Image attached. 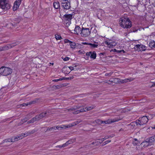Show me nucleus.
<instances>
[{
	"label": "nucleus",
	"mask_w": 155,
	"mask_h": 155,
	"mask_svg": "<svg viewBox=\"0 0 155 155\" xmlns=\"http://www.w3.org/2000/svg\"><path fill=\"white\" fill-rule=\"evenodd\" d=\"M95 107L94 105H92L91 106L86 107L85 108H82L79 109L81 107V106H75L69 109V110L72 111H74L73 112V113L74 114H77L81 112H86L91 110L93 109Z\"/></svg>",
	"instance_id": "obj_1"
},
{
	"label": "nucleus",
	"mask_w": 155,
	"mask_h": 155,
	"mask_svg": "<svg viewBox=\"0 0 155 155\" xmlns=\"http://www.w3.org/2000/svg\"><path fill=\"white\" fill-rule=\"evenodd\" d=\"M12 72V70L9 67L2 66L0 68V74L3 76H8L11 74Z\"/></svg>",
	"instance_id": "obj_2"
},
{
	"label": "nucleus",
	"mask_w": 155,
	"mask_h": 155,
	"mask_svg": "<svg viewBox=\"0 0 155 155\" xmlns=\"http://www.w3.org/2000/svg\"><path fill=\"white\" fill-rule=\"evenodd\" d=\"M69 1L68 0H61V7L64 10H68L71 8V6L70 0H69Z\"/></svg>",
	"instance_id": "obj_3"
},
{
	"label": "nucleus",
	"mask_w": 155,
	"mask_h": 155,
	"mask_svg": "<svg viewBox=\"0 0 155 155\" xmlns=\"http://www.w3.org/2000/svg\"><path fill=\"white\" fill-rule=\"evenodd\" d=\"M72 16L73 15L71 14H65L64 15L63 18L66 26H68L71 24Z\"/></svg>",
	"instance_id": "obj_4"
},
{
	"label": "nucleus",
	"mask_w": 155,
	"mask_h": 155,
	"mask_svg": "<svg viewBox=\"0 0 155 155\" xmlns=\"http://www.w3.org/2000/svg\"><path fill=\"white\" fill-rule=\"evenodd\" d=\"M19 44V42H15L11 44H9L7 45L4 46L3 47H0V51L7 50L8 49L11 48L12 47H13Z\"/></svg>",
	"instance_id": "obj_5"
},
{
	"label": "nucleus",
	"mask_w": 155,
	"mask_h": 155,
	"mask_svg": "<svg viewBox=\"0 0 155 155\" xmlns=\"http://www.w3.org/2000/svg\"><path fill=\"white\" fill-rule=\"evenodd\" d=\"M71 127V126H65L64 125L61 126H55L54 127H48L46 131H51L53 130H56V129H58V130H61V129H65L68 127Z\"/></svg>",
	"instance_id": "obj_6"
},
{
	"label": "nucleus",
	"mask_w": 155,
	"mask_h": 155,
	"mask_svg": "<svg viewBox=\"0 0 155 155\" xmlns=\"http://www.w3.org/2000/svg\"><path fill=\"white\" fill-rule=\"evenodd\" d=\"M91 33V31L87 28H82L81 34L82 36L86 37L88 36Z\"/></svg>",
	"instance_id": "obj_7"
},
{
	"label": "nucleus",
	"mask_w": 155,
	"mask_h": 155,
	"mask_svg": "<svg viewBox=\"0 0 155 155\" xmlns=\"http://www.w3.org/2000/svg\"><path fill=\"white\" fill-rule=\"evenodd\" d=\"M89 45L91 48H97L98 45L97 44H93L91 43H88L87 42H82L81 44H78L77 46L80 48H83L84 47L83 45Z\"/></svg>",
	"instance_id": "obj_8"
},
{
	"label": "nucleus",
	"mask_w": 155,
	"mask_h": 155,
	"mask_svg": "<svg viewBox=\"0 0 155 155\" xmlns=\"http://www.w3.org/2000/svg\"><path fill=\"white\" fill-rule=\"evenodd\" d=\"M120 120V117H116L113 119H109L104 121V124H110L116 122Z\"/></svg>",
	"instance_id": "obj_9"
},
{
	"label": "nucleus",
	"mask_w": 155,
	"mask_h": 155,
	"mask_svg": "<svg viewBox=\"0 0 155 155\" xmlns=\"http://www.w3.org/2000/svg\"><path fill=\"white\" fill-rule=\"evenodd\" d=\"M47 115H48L47 114V113L46 112L45 113L43 112L39 114L36 115L35 117L37 121H38L47 116Z\"/></svg>",
	"instance_id": "obj_10"
},
{
	"label": "nucleus",
	"mask_w": 155,
	"mask_h": 155,
	"mask_svg": "<svg viewBox=\"0 0 155 155\" xmlns=\"http://www.w3.org/2000/svg\"><path fill=\"white\" fill-rule=\"evenodd\" d=\"M87 56H90L91 58L95 59L96 58V54L95 51H89L86 53Z\"/></svg>",
	"instance_id": "obj_11"
},
{
	"label": "nucleus",
	"mask_w": 155,
	"mask_h": 155,
	"mask_svg": "<svg viewBox=\"0 0 155 155\" xmlns=\"http://www.w3.org/2000/svg\"><path fill=\"white\" fill-rule=\"evenodd\" d=\"M139 119L140 120V123L141 125H143L145 124L148 121V118L146 116H143L142 117H140Z\"/></svg>",
	"instance_id": "obj_12"
},
{
	"label": "nucleus",
	"mask_w": 155,
	"mask_h": 155,
	"mask_svg": "<svg viewBox=\"0 0 155 155\" xmlns=\"http://www.w3.org/2000/svg\"><path fill=\"white\" fill-rule=\"evenodd\" d=\"M135 47L137 48V50L145 51L146 50V46L142 44L137 45L135 46Z\"/></svg>",
	"instance_id": "obj_13"
},
{
	"label": "nucleus",
	"mask_w": 155,
	"mask_h": 155,
	"mask_svg": "<svg viewBox=\"0 0 155 155\" xmlns=\"http://www.w3.org/2000/svg\"><path fill=\"white\" fill-rule=\"evenodd\" d=\"M132 26L131 21L129 19L127 18H126V20L125 23V27L124 28H130Z\"/></svg>",
	"instance_id": "obj_14"
},
{
	"label": "nucleus",
	"mask_w": 155,
	"mask_h": 155,
	"mask_svg": "<svg viewBox=\"0 0 155 155\" xmlns=\"http://www.w3.org/2000/svg\"><path fill=\"white\" fill-rule=\"evenodd\" d=\"M126 20V18H121L119 21V24L120 26L124 28L125 27V23Z\"/></svg>",
	"instance_id": "obj_15"
},
{
	"label": "nucleus",
	"mask_w": 155,
	"mask_h": 155,
	"mask_svg": "<svg viewBox=\"0 0 155 155\" xmlns=\"http://www.w3.org/2000/svg\"><path fill=\"white\" fill-rule=\"evenodd\" d=\"M36 131L35 130H33L31 131H28V132H26L25 133L23 134V136L22 137H25L28 136V135H30L31 134H33L35 133ZM22 139V137L21 138V139Z\"/></svg>",
	"instance_id": "obj_16"
},
{
	"label": "nucleus",
	"mask_w": 155,
	"mask_h": 155,
	"mask_svg": "<svg viewBox=\"0 0 155 155\" xmlns=\"http://www.w3.org/2000/svg\"><path fill=\"white\" fill-rule=\"evenodd\" d=\"M22 19V18L21 16H18L15 17L13 19V20L16 24L19 23L20 21Z\"/></svg>",
	"instance_id": "obj_17"
},
{
	"label": "nucleus",
	"mask_w": 155,
	"mask_h": 155,
	"mask_svg": "<svg viewBox=\"0 0 155 155\" xmlns=\"http://www.w3.org/2000/svg\"><path fill=\"white\" fill-rule=\"evenodd\" d=\"M81 29L80 27L79 26H76L74 29V33L77 35H78L79 33H81Z\"/></svg>",
	"instance_id": "obj_18"
},
{
	"label": "nucleus",
	"mask_w": 155,
	"mask_h": 155,
	"mask_svg": "<svg viewBox=\"0 0 155 155\" xmlns=\"http://www.w3.org/2000/svg\"><path fill=\"white\" fill-rule=\"evenodd\" d=\"M148 141H147V139L146 140L143 142L141 143V144L142 146H143L146 147L148 146L151 145V144Z\"/></svg>",
	"instance_id": "obj_19"
},
{
	"label": "nucleus",
	"mask_w": 155,
	"mask_h": 155,
	"mask_svg": "<svg viewBox=\"0 0 155 155\" xmlns=\"http://www.w3.org/2000/svg\"><path fill=\"white\" fill-rule=\"evenodd\" d=\"M134 80V79L130 78H126L124 79H121L120 82L121 83H126L130 82Z\"/></svg>",
	"instance_id": "obj_20"
},
{
	"label": "nucleus",
	"mask_w": 155,
	"mask_h": 155,
	"mask_svg": "<svg viewBox=\"0 0 155 155\" xmlns=\"http://www.w3.org/2000/svg\"><path fill=\"white\" fill-rule=\"evenodd\" d=\"M147 141H148L149 142L151 145L153 143L155 142V135L152 136L149 139H147Z\"/></svg>",
	"instance_id": "obj_21"
},
{
	"label": "nucleus",
	"mask_w": 155,
	"mask_h": 155,
	"mask_svg": "<svg viewBox=\"0 0 155 155\" xmlns=\"http://www.w3.org/2000/svg\"><path fill=\"white\" fill-rule=\"evenodd\" d=\"M53 6L54 8L57 9L60 8V5L58 2H55L53 3Z\"/></svg>",
	"instance_id": "obj_22"
},
{
	"label": "nucleus",
	"mask_w": 155,
	"mask_h": 155,
	"mask_svg": "<svg viewBox=\"0 0 155 155\" xmlns=\"http://www.w3.org/2000/svg\"><path fill=\"white\" fill-rule=\"evenodd\" d=\"M149 46L151 48H155V41H151L149 43Z\"/></svg>",
	"instance_id": "obj_23"
},
{
	"label": "nucleus",
	"mask_w": 155,
	"mask_h": 155,
	"mask_svg": "<svg viewBox=\"0 0 155 155\" xmlns=\"http://www.w3.org/2000/svg\"><path fill=\"white\" fill-rule=\"evenodd\" d=\"M120 80L121 79H118V78H114L112 80V82L116 84L121 83Z\"/></svg>",
	"instance_id": "obj_24"
},
{
	"label": "nucleus",
	"mask_w": 155,
	"mask_h": 155,
	"mask_svg": "<svg viewBox=\"0 0 155 155\" xmlns=\"http://www.w3.org/2000/svg\"><path fill=\"white\" fill-rule=\"evenodd\" d=\"M20 139V136H18L17 137H14L10 139V141L11 142H14L15 141H17Z\"/></svg>",
	"instance_id": "obj_25"
},
{
	"label": "nucleus",
	"mask_w": 155,
	"mask_h": 155,
	"mask_svg": "<svg viewBox=\"0 0 155 155\" xmlns=\"http://www.w3.org/2000/svg\"><path fill=\"white\" fill-rule=\"evenodd\" d=\"M20 5H18V4L14 2V6L13 7V9L14 11H15L18 8Z\"/></svg>",
	"instance_id": "obj_26"
},
{
	"label": "nucleus",
	"mask_w": 155,
	"mask_h": 155,
	"mask_svg": "<svg viewBox=\"0 0 155 155\" xmlns=\"http://www.w3.org/2000/svg\"><path fill=\"white\" fill-rule=\"evenodd\" d=\"M36 121H37V120L35 117L33 118L32 119H31V120L28 121L27 124H29L31 123H33Z\"/></svg>",
	"instance_id": "obj_27"
},
{
	"label": "nucleus",
	"mask_w": 155,
	"mask_h": 155,
	"mask_svg": "<svg viewBox=\"0 0 155 155\" xmlns=\"http://www.w3.org/2000/svg\"><path fill=\"white\" fill-rule=\"evenodd\" d=\"M111 44H110L111 46H109V48H112L113 46H116L117 44V42L115 41H112L111 40Z\"/></svg>",
	"instance_id": "obj_28"
},
{
	"label": "nucleus",
	"mask_w": 155,
	"mask_h": 155,
	"mask_svg": "<svg viewBox=\"0 0 155 155\" xmlns=\"http://www.w3.org/2000/svg\"><path fill=\"white\" fill-rule=\"evenodd\" d=\"M140 143L137 139H134L133 141V143L134 145H136L139 144Z\"/></svg>",
	"instance_id": "obj_29"
},
{
	"label": "nucleus",
	"mask_w": 155,
	"mask_h": 155,
	"mask_svg": "<svg viewBox=\"0 0 155 155\" xmlns=\"http://www.w3.org/2000/svg\"><path fill=\"white\" fill-rule=\"evenodd\" d=\"M70 45L72 48H75L76 44L74 42L71 41V42L70 44Z\"/></svg>",
	"instance_id": "obj_30"
},
{
	"label": "nucleus",
	"mask_w": 155,
	"mask_h": 155,
	"mask_svg": "<svg viewBox=\"0 0 155 155\" xmlns=\"http://www.w3.org/2000/svg\"><path fill=\"white\" fill-rule=\"evenodd\" d=\"M96 122L99 124H104V121L101 120L100 119H98L96 120Z\"/></svg>",
	"instance_id": "obj_31"
},
{
	"label": "nucleus",
	"mask_w": 155,
	"mask_h": 155,
	"mask_svg": "<svg viewBox=\"0 0 155 155\" xmlns=\"http://www.w3.org/2000/svg\"><path fill=\"white\" fill-rule=\"evenodd\" d=\"M55 38L57 40H61L62 39L61 36L58 34L55 35Z\"/></svg>",
	"instance_id": "obj_32"
},
{
	"label": "nucleus",
	"mask_w": 155,
	"mask_h": 155,
	"mask_svg": "<svg viewBox=\"0 0 155 155\" xmlns=\"http://www.w3.org/2000/svg\"><path fill=\"white\" fill-rule=\"evenodd\" d=\"M105 44L108 45L109 47V46H111V40H109L108 41H106L105 42Z\"/></svg>",
	"instance_id": "obj_33"
},
{
	"label": "nucleus",
	"mask_w": 155,
	"mask_h": 155,
	"mask_svg": "<svg viewBox=\"0 0 155 155\" xmlns=\"http://www.w3.org/2000/svg\"><path fill=\"white\" fill-rule=\"evenodd\" d=\"M64 79V78H61L58 79H54L52 80V81L57 82L58 81H61Z\"/></svg>",
	"instance_id": "obj_34"
},
{
	"label": "nucleus",
	"mask_w": 155,
	"mask_h": 155,
	"mask_svg": "<svg viewBox=\"0 0 155 155\" xmlns=\"http://www.w3.org/2000/svg\"><path fill=\"white\" fill-rule=\"evenodd\" d=\"M80 122H81V121H77L76 122H75L74 123H73L72 124V126H74L75 125H77V124H78Z\"/></svg>",
	"instance_id": "obj_35"
},
{
	"label": "nucleus",
	"mask_w": 155,
	"mask_h": 155,
	"mask_svg": "<svg viewBox=\"0 0 155 155\" xmlns=\"http://www.w3.org/2000/svg\"><path fill=\"white\" fill-rule=\"evenodd\" d=\"M69 142H71L70 140H68L65 143L63 144V147H66L69 145Z\"/></svg>",
	"instance_id": "obj_36"
},
{
	"label": "nucleus",
	"mask_w": 155,
	"mask_h": 155,
	"mask_svg": "<svg viewBox=\"0 0 155 155\" xmlns=\"http://www.w3.org/2000/svg\"><path fill=\"white\" fill-rule=\"evenodd\" d=\"M111 142L110 140H107L104 142L103 143V146H104L106 145V144H107L108 143H109V142Z\"/></svg>",
	"instance_id": "obj_37"
},
{
	"label": "nucleus",
	"mask_w": 155,
	"mask_h": 155,
	"mask_svg": "<svg viewBox=\"0 0 155 155\" xmlns=\"http://www.w3.org/2000/svg\"><path fill=\"white\" fill-rule=\"evenodd\" d=\"M113 73V72H110L109 73H106L105 74V76H110Z\"/></svg>",
	"instance_id": "obj_38"
},
{
	"label": "nucleus",
	"mask_w": 155,
	"mask_h": 155,
	"mask_svg": "<svg viewBox=\"0 0 155 155\" xmlns=\"http://www.w3.org/2000/svg\"><path fill=\"white\" fill-rule=\"evenodd\" d=\"M140 120L139 119L138 120H137L136 121V123L137 125H141L140 123Z\"/></svg>",
	"instance_id": "obj_39"
},
{
	"label": "nucleus",
	"mask_w": 155,
	"mask_h": 155,
	"mask_svg": "<svg viewBox=\"0 0 155 155\" xmlns=\"http://www.w3.org/2000/svg\"><path fill=\"white\" fill-rule=\"evenodd\" d=\"M21 1V0H16V1L14 2L18 4V5H20Z\"/></svg>",
	"instance_id": "obj_40"
},
{
	"label": "nucleus",
	"mask_w": 155,
	"mask_h": 155,
	"mask_svg": "<svg viewBox=\"0 0 155 155\" xmlns=\"http://www.w3.org/2000/svg\"><path fill=\"white\" fill-rule=\"evenodd\" d=\"M71 41L68 39H65L64 40V42L65 43H69L70 44V43L71 42Z\"/></svg>",
	"instance_id": "obj_41"
},
{
	"label": "nucleus",
	"mask_w": 155,
	"mask_h": 155,
	"mask_svg": "<svg viewBox=\"0 0 155 155\" xmlns=\"http://www.w3.org/2000/svg\"><path fill=\"white\" fill-rule=\"evenodd\" d=\"M11 142L10 139H7L4 140L3 141V143H4L5 142Z\"/></svg>",
	"instance_id": "obj_42"
},
{
	"label": "nucleus",
	"mask_w": 155,
	"mask_h": 155,
	"mask_svg": "<svg viewBox=\"0 0 155 155\" xmlns=\"http://www.w3.org/2000/svg\"><path fill=\"white\" fill-rule=\"evenodd\" d=\"M63 78H64V80L66 79V80H71L73 78V77H70L68 78H64V77Z\"/></svg>",
	"instance_id": "obj_43"
},
{
	"label": "nucleus",
	"mask_w": 155,
	"mask_h": 155,
	"mask_svg": "<svg viewBox=\"0 0 155 155\" xmlns=\"http://www.w3.org/2000/svg\"><path fill=\"white\" fill-rule=\"evenodd\" d=\"M70 59V58L68 57H65L64 59L63 60L64 61H68Z\"/></svg>",
	"instance_id": "obj_44"
},
{
	"label": "nucleus",
	"mask_w": 155,
	"mask_h": 155,
	"mask_svg": "<svg viewBox=\"0 0 155 155\" xmlns=\"http://www.w3.org/2000/svg\"><path fill=\"white\" fill-rule=\"evenodd\" d=\"M29 104H26V103H23L20 105L21 106L23 107V106H26L28 105Z\"/></svg>",
	"instance_id": "obj_45"
},
{
	"label": "nucleus",
	"mask_w": 155,
	"mask_h": 155,
	"mask_svg": "<svg viewBox=\"0 0 155 155\" xmlns=\"http://www.w3.org/2000/svg\"><path fill=\"white\" fill-rule=\"evenodd\" d=\"M28 120V119L26 117H25V118H24V119H23L22 121H23V123H24V122H26Z\"/></svg>",
	"instance_id": "obj_46"
},
{
	"label": "nucleus",
	"mask_w": 155,
	"mask_h": 155,
	"mask_svg": "<svg viewBox=\"0 0 155 155\" xmlns=\"http://www.w3.org/2000/svg\"><path fill=\"white\" fill-rule=\"evenodd\" d=\"M35 101H30L29 103V105H30V104H34L35 103Z\"/></svg>",
	"instance_id": "obj_47"
},
{
	"label": "nucleus",
	"mask_w": 155,
	"mask_h": 155,
	"mask_svg": "<svg viewBox=\"0 0 155 155\" xmlns=\"http://www.w3.org/2000/svg\"><path fill=\"white\" fill-rule=\"evenodd\" d=\"M114 51H115V52H116L119 53L122 52L121 50H117L115 49Z\"/></svg>",
	"instance_id": "obj_48"
},
{
	"label": "nucleus",
	"mask_w": 155,
	"mask_h": 155,
	"mask_svg": "<svg viewBox=\"0 0 155 155\" xmlns=\"http://www.w3.org/2000/svg\"><path fill=\"white\" fill-rule=\"evenodd\" d=\"M69 140H70L71 141V142H69V143L70 144L72 143L74 141V139H70Z\"/></svg>",
	"instance_id": "obj_49"
},
{
	"label": "nucleus",
	"mask_w": 155,
	"mask_h": 155,
	"mask_svg": "<svg viewBox=\"0 0 155 155\" xmlns=\"http://www.w3.org/2000/svg\"><path fill=\"white\" fill-rule=\"evenodd\" d=\"M55 87L58 89L62 87L61 85L55 86Z\"/></svg>",
	"instance_id": "obj_50"
},
{
	"label": "nucleus",
	"mask_w": 155,
	"mask_h": 155,
	"mask_svg": "<svg viewBox=\"0 0 155 155\" xmlns=\"http://www.w3.org/2000/svg\"><path fill=\"white\" fill-rule=\"evenodd\" d=\"M69 68L71 71L74 70V68L73 67H71V66L70 67H69Z\"/></svg>",
	"instance_id": "obj_51"
},
{
	"label": "nucleus",
	"mask_w": 155,
	"mask_h": 155,
	"mask_svg": "<svg viewBox=\"0 0 155 155\" xmlns=\"http://www.w3.org/2000/svg\"><path fill=\"white\" fill-rule=\"evenodd\" d=\"M109 138V137H108L107 136L105 137L104 138H103L104 139V140L107 139Z\"/></svg>",
	"instance_id": "obj_52"
},
{
	"label": "nucleus",
	"mask_w": 155,
	"mask_h": 155,
	"mask_svg": "<svg viewBox=\"0 0 155 155\" xmlns=\"http://www.w3.org/2000/svg\"><path fill=\"white\" fill-rule=\"evenodd\" d=\"M114 136V135L112 134V135H111L109 136H108V137H109V138L113 137Z\"/></svg>",
	"instance_id": "obj_53"
},
{
	"label": "nucleus",
	"mask_w": 155,
	"mask_h": 155,
	"mask_svg": "<svg viewBox=\"0 0 155 155\" xmlns=\"http://www.w3.org/2000/svg\"><path fill=\"white\" fill-rule=\"evenodd\" d=\"M8 25H12V26H15V24H14V25H13L12 23H10L9 24H8Z\"/></svg>",
	"instance_id": "obj_54"
},
{
	"label": "nucleus",
	"mask_w": 155,
	"mask_h": 155,
	"mask_svg": "<svg viewBox=\"0 0 155 155\" xmlns=\"http://www.w3.org/2000/svg\"><path fill=\"white\" fill-rule=\"evenodd\" d=\"M63 145H59L58 146V147H60V148H61V147H63Z\"/></svg>",
	"instance_id": "obj_55"
},
{
	"label": "nucleus",
	"mask_w": 155,
	"mask_h": 155,
	"mask_svg": "<svg viewBox=\"0 0 155 155\" xmlns=\"http://www.w3.org/2000/svg\"><path fill=\"white\" fill-rule=\"evenodd\" d=\"M100 140H101V142L100 143H101L104 140V139H103V138L101 139Z\"/></svg>",
	"instance_id": "obj_56"
},
{
	"label": "nucleus",
	"mask_w": 155,
	"mask_h": 155,
	"mask_svg": "<svg viewBox=\"0 0 155 155\" xmlns=\"http://www.w3.org/2000/svg\"><path fill=\"white\" fill-rule=\"evenodd\" d=\"M122 52H123L124 53H125V51L124 50H121Z\"/></svg>",
	"instance_id": "obj_57"
},
{
	"label": "nucleus",
	"mask_w": 155,
	"mask_h": 155,
	"mask_svg": "<svg viewBox=\"0 0 155 155\" xmlns=\"http://www.w3.org/2000/svg\"><path fill=\"white\" fill-rule=\"evenodd\" d=\"M152 129H155V126H154L153 127H151Z\"/></svg>",
	"instance_id": "obj_58"
},
{
	"label": "nucleus",
	"mask_w": 155,
	"mask_h": 155,
	"mask_svg": "<svg viewBox=\"0 0 155 155\" xmlns=\"http://www.w3.org/2000/svg\"><path fill=\"white\" fill-rule=\"evenodd\" d=\"M154 86H155V83L154 84H153V85H152V87H153Z\"/></svg>",
	"instance_id": "obj_59"
},
{
	"label": "nucleus",
	"mask_w": 155,
	"mask_h": 155,
	"mask_svg": "<svg viewBox=\"0 0 155 155\" xmlns=\"http://www.w3.org/2000/svg\"><path fill=\"white\" fill-rule=\"evenodd\" d=\"M143 155V153H141V154L140 155V154H139L138 155Z\"/></svg>",
	"instance_id": "obj_60"
},
{
	"label": "nucleus",
	"mask_w": 155,
	"mask_h": 155,
	"mask_svg": "<svg viewBox=\"0 0 155 155\" xmlns=\"http://www.w3.org/2000/svg\"><path fill=\"white\" fill-rule=\"evenodd\" d=\"M94 142H92V143H91V144H94Z\"/></svg>",
	"instance_id": "obj_61"
},
{
	"label": "nucleus",
	"mask_w": 155,
	"mask_h": 155,
	"mask_svg": "<svg viewBox=\"0 0 155 155\" xmlns=\"http://www.w3.org/2000/svg\"><path fill=\"white\" fill-rule=\"evenodd\" d=\"M109 81H110V82H112V80H111V81L110 80H109Z\"/></svg>",
	"instance_id": "obj_62"
},
{
	"label": "nucleus",
	"mask_w": 155,
	"mask_h": 155,
	"mask_svg": "<svg viewBox=\"0 0 155 155\" xmlns=\"http://www.w3.org/2000/svg\"><path fill=\"white\" fill-rule=\"evenodd\" d=\"M51 64H52V65H53V64H54V63H52Z\"/></svg>",
	"instance_id": "obj_63"
},
{
	"label": "nucleus",
	"mask_w": 155,
	"mask_h": 155,
	"mask_svg": "<svg viewBox=\"0 0 155 155\" xmlns=\"http://www.w3.org/2000/svg\"><path fill=\"white\" fill-rule=\"evenodd\" d=\"M101 12H104V11H103V10H101Z\"/></svg>",
	"instance_id": "obj_64"
}]
</instances>
